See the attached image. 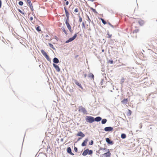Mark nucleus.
Wrapping results in <instances>:
<instances>
[{"instance_id": "nucleus-1", "label": "nucleus", "mask_w": 157, "mask_h": 157, "mask_svg": "<svg viewBox=\"0 0 157 157\" xmlns=\"http://www.w3.org/2000/svg\"><path fill=\"white\" fill-rule=\"evenodd\" d=\"M93 153V151L92 150H89L87 148L82 153V155L86 156L87 155H92Z\"/></svg>"}, {"instance_id": "nucleus-2", "label": "nucleus", "mask_w": 157, "mask_h": 157, "mask_svg": "<svg viewBox=\"0 0 157 157\" xmlns=\"http://www.w3.org/2000/svg\"><path fill=\"white\" fill-rule=\"evenodd\" d=\"M94 117L90 116H87L85 117L86 121L90 123H92L94 122Z\"/></svg>"}, {"instance_id": "nucleus-3", "label": "nucleus", "mask_w": 157, "mask_h": 157, "mask_svg": "<svg viewBox=\"0 0 157 157\" xmlns=\"http://www.w3.org/2000/svg\"><path fill=\"white\" fill-rule=\"evenodd\" d=\"M41 53L47 59L48 61L51 63V60L49 56L47 54V53L43 50L41 49L40 51Z\"/></svg>"}, {"instance_id": "nucleus-4", "label": "nucleus", "mask_w": 157, "mask_h": 157, "mask_svg": "<svg viewBox=\"0 0 157 157\" xmlns=\"http://www.w3.org/2000/svg\"><path fill=\"white\" fill-rule=\"evenodd\" d=\"M78 34V33H75L72 37L70 38L68 40H66L65 43L67 44L74 40L77 37Z\"/></svg>"}, {"instance_id": "nucleus-5", "label": "nucleus", "mask_w": 157, "mask_h": 157, "mask_svg": "<svg viewBox=\"0 0 157 157\" xmlns=\"http://www.w3.org/2000/svg\"><path fill=\"white\" fill-rule=\"evenodd\" d=\"M78 111L79 112H82V113H83L84 114H88L87 111L86 109L82 106H79V108L78 109Z\"/></svg>"}, {"instance_id": "nucleus-6", "label": "nucleus", "mask_w": 157, "mask_h": 157, "mask_svg": "<svg viewBox=\"0 0 157 157\" xmlns=\"http://www.w3.org/2000/svg\"><path fill=\"white\" fill-rule=\"evenodd\" d=\"M105 140L108 145H112L114 144L113 141L111 140L109 138L107 137L105 138Z\"/></svg>"}, {"instance_id": "nucleus-7", "label": "nucleus", "mask_w": 157, "mask_h": 157, "mask_svg": "<svg viewBox=\"0 0 157 157\" xmlns=\"http://www.w3.org/2000/svg\"><path fill=\"white\" fill-rule=\"evenodd\" d=\"M27 3V4L28 6L29 7L32 11H33L34 9L33 8V6L31 2V0H26Z\"/></svg>"}, {"instance_id": "nucleus-8", "label": "nucleus", "mask_w": 157, "mask_h": 157, "mask_svg": "<svg viewBox=\"0 0 157 157\" xmlns=\"http://www.w3.org/2000/svg\"><path fill=\"white\" fill-rule=\"evenodd\" d=\"M113 128L111 126H108L105 127L104 129L105 132H112L113 130Z\"/></svg>"}, {"instance_id": "nucleus-9", "label": "nucleus", "mask_w": 157, "mask_h": 157, "mask_svg": "<svg viewBox=\"0 0 157 157\" xmlns=\"http://www.w3.org/2000/svg\"><path fill=\"white\" fill-rule=\"evenodd\" d=\"M74 82L83 91H85V90L84 89L82 86L81 84L78 82L77 80H75L74 81Z\"/></svg>"}, {"instance_id": "nucleus-10", "label": "nucleus", "mask_w": 157, "mask_h": 157, "mask_svg": "<svg viewBox=\"0 0 157 157\" xmlns=\"http://www.w3.org/2000/svg\"><path fill=\"white\" fill-rule=\"evenodd\" d=\"M76 136H79L80 137L83 138L85 137V135L82 132L80 131L78 132L76 134Z\"/></svg>"}, {"instance_id": "nucleus-11", "label": "nucleus", "mask_w": 157, "mask_h": 157, "mask_svg": "<svg viewBox=\"0 0 157 157\" xmlns=\"http://www.w3.org/2000/svg\"><path fill=\"white\" fill-rule=\"evenodd\" d=\"M89 140V139L88 137L86 138L85 140H84L83 142L81 144V146L82 147L86 146L87 144V142Z\"/></svg>"}, {"instance_id": "nucleus-12", "label": "nucleus", "mask_w": 157, "mask_h": 157, "mask_svg": "<svg viewBox=\"0 0 157 157\" xmlns=\"http://www.w3.org/2000/svg\"><path fill=\"white\" fill-rule=\"evenodd\" d=\"M67 152L71 155H75V154L72 152V150H71V148L70 147H68L67 148Z\"/></svg>"}, {"instance_id": "nucleus-13", "label": "nucleus", "mask_w": 157, "mask_h": 157, "mask_svg": "<svg viewBox=\"0 0 157 157\" xmlns=\"http://www.w3.org/2000/svg\"><path fill=\"white\" fill-rule=\"evenodd\" d=\"M52 65L53 67L56 70L57 72H59L60 71V69L58 65L55 64V63H53Z\"/></svg>"}, {"instance_id": "nucleus-14", "label": "nucleus", "mask_w": 157, "mask_h": 157, "mask_svg": "<svg viewBox=\"0 0 157 157\" xmlns=\"http://www.w3.org/2000/svg\"><path fill=\"white\" fill-rule=\"evenodd\" d=\"M64 9L65 10V12L66 14V17L65 18H69V15L70 13L67 10L66 7H64Z\"/></svg>"}, {"instance_id": "nucleus-15", "label": "nucleus", "mask_w": 157, "mask_h": 157, "mask_svg": "<svg viewBox=\"0 0 157 157\" xmlns=\"http://www.w3.org/2000/svg\"><path fill=\"white\" fill-rule=\"evenodd\" d=\"M53 63H55V64H57L59 63V60L58 58L56 57H55L53 59Z\"/></svg>"}, {"instance_id": "nucleus-16", "label": "nucleus", "mask_w": 157, "mask_h": 157, "mask_svg": "<svg viewBox=\"0 0 157 157\" xmlns=\"http://www.w3.org/2000/svg\"><path fill=\"white\" fill-rule=\"evenodd\" d=\"M94 122H99L100 121L102 120V118L100 116H98L94 118Z\"/></svg>"}, {"instance_id": "nucleus-17", "label": "nucleus", "mask_w": 157, "mask_h": 157, "mask_svg": "<svg viewBox=\"0 0 157 157\" xmlns=\"http://www.w3.org/2000/svg\"><path fill=\"white\" fill-rule=\"evenodd\" d=\"M88 77L90 78L91 79L94 80V74L92 73H90L88 75Z\"/></svg>"}, {"instance_id": "nucleus-18", "label": "nucleus", "mask_w": 157, "mask_h": 157, "mask_svg": "<svg viewBox=\"0 0 157 157\" xmlns=\"http://www.w3.org/2000/svg\"><path fill=\"white\" fill-rule=\"evenodd\" d=\"M138 23L140 26H142L144 25L145 24V22L144 20L140 19L138 21Z\"/></svg>"}, {"instance_id": "nucleus-19", "label": "nucleus", "mask_w": 157, "mask_h": 157, "mask_svg": "<svg viewBox=\"0 0 157 157\" xmlns=\"http://www.w3.org/2000/svg\"><path fill=\"white\" fill-rule=\"evenodd\" d=\"M128 98H124L121 101V103L122 104H126L128 103Z\"/></svg>"}, {"instance_id": "nucleus-20", "label": "nucleus", "mask_w": 157, "mask_h": 157, "mask_svg": "<svg viewBox=\"0 0 157 157\" xmlns=\"http://www.w3.org/2000/svg\"><path fill=\"white\" fill-rule=\"evenodd\" d=\"M35 28L36 30L38 32H40V31H41V29L40 28V26H38V25H37L36 26Z\"/></svg>"}, {"instance_id": "nucleus-21", "label": "nucleus", "mask_w": 157, "mask_h": 157, "mask_svg": "<svg viewBox=\"0 0 157 157\" xmlns=\"http://www.w3.org/2000/svg\"><path fill=\"white\" fill-rule=\"evenodd\" d=\"M67 28H68V29L69 30H70L71 29V27L69 24V23H68L67 22L66 23H65Z\"/></svg>"}, {"instance_id": "nucleus-22", "label": "nucleus", "mask_w": 157, "mask_h": 157, "mask_svg": "<svg viewBox=\"0 0 157 157\" xmlns=\"http://www.w3.org/2000/svg\"><path fill=\"white\" fill-rule=\"evenodd\" d=\"M101 121V123L102 124H105L107 122V120L106 118L102 119Z\"/></svg>"}, {"instance_id": "nucleus-23", "label": "nucleus", "mask_w": 157, "mask_h": 157, "mask_svg": "<svg viewBox=\"0 0 157 157\" xmlns=\"http://www.w3.org/2000/svg\"><path fill=\"white\" fill-rule=\"evenodd\" d=\"M114 40H113L112 39H111L109 41V44L111 45H115L116 44L115 43Z\"/></svg>"}, {"instance_id": "nucleus-24", "label": "nucleus", "mask_w": 157, "mask_h": 157, "mask_svg": "<svg viewBox=\"0 0 157 157\" xmlns=\"http://www.w3.org/2000/svg\"><path fill=\"white\" fill-rule=\"evenodd\" d=\"M99 19L101 20L104 25H105L107 23L105 21V19L101 18H99Z\"/></svg>"}, {"instance_id": "nucleus-25", "label": "nucleus", "mask_w": 157, "mask_h": 157, "mask_svg": "<svg viewBox=\"0 0 157 157\" xmlns=\"http://www.w3.org/2000/svg\"><path fill=\"white\" fill-rule=\"evenodd\" d=\"M104 150L106 151H109V150L108 149L106 148H103V147H100L99 150Z\"/></svg>"}, {"instance_id": "nucleus-26", "label": "nucleus", "mask_w": 157, "mask_h": 157, "mask_svg": "<svg viewBox=\"0 0 157 157\" xmlns=\"http://www.w3.org/2000/svg\"><path fill=\"white\" fill-rule=\"evenodd\" d=\"M126 137V136L125 134L122 133L121 135V138L122 139H124Z\"/></svg>"}, {"instance_id": "nucleus-27", "label": "nucleus", "mask_w": 157, "mask_h": 157, "mask_svg": "<svg viewBox=\"0 0 157 157\" xmlns=\"http://www.w3.org/2000/svg\"><path fill=\"white\" fill-rule=\"evenodd\" d=\"M48 44L49 46V47L52 48L54 50H56V48L54 47V46H53V45L51 43H48Z\"/></svg>"}, {"instance_id": "nucleus-28", "label": "nucleus", "mask_w": 157, "mask_h": 157, "mask_svg": "<svg viewBox=\"0 0 157 157\" xmlns=\"http://www.w3.org/2000/svg\"><path fill=\"white\" fill-rule=\"evenodd\" d=\"M61 29L63 30V32L66 35H67V31L64 28L63 26L62 28Z\"/></svg>"}, {"instance_id": "nucleus-29", "label": "nucleus", "mask_w": 157, "mask_h": 157, "mask_svg": "<svg viewBox=\"0 0 157 157\" xmlns=\"http://www.w3.org/2000/svg\"><path fill=\"white\" fill-rule=\"evenodd\" d=\"M132 112L130 109H128V111L127 112V116H129L131 115L132 114Z\"/></svg>"}, {"instance_id": "nucleus-30", "label": "nucleus", "mask_w": 157, "mask_h": 157, "mask_svg": "<svg viewBox=\"0 0 157 157\" xmlns=\"http://www.w3.org/2000/svg\"><path fill=\"white\" fill-rule=\"evenodd\" d=\"M90 9L92 11L94 12V13L96 14H98V13L96 11L95 9H94L92 7H90Z\"/></svg>"}, {"instance_id": "nucleus-31", "label": "nucleus", "mask_w": 157, "mask_h": 157, "mask_svg": "<svg viewBox=\"0 0 157 157\" xmlns=\"http://www.w3.org/2000/svg\"><path fill=\"white\" fill-rule=\"evenodd\" d=\"M64 22L65 23L67 22L69 23V18H65L64 19Z\"/></svg>"}, {"instance_id": "nucleus-32", "label": "nucleus", "mask_w": 157, "mask_h": 157, "mask_svg": "<svg viewBox=\"0 0 157 157\" xmlns=\"http://www.w3.org/2000/svg\"><path fill=\"white\" fill-rule=\"evenodd\" d=\"M125 79L124 77H122L121 80V84L122 85Z\"/></svg>"}, {"instance_id": "nucleus-33", "label": "nucleus", "mask_w": 157, "mask_h": 157, "mask_svg": "<svg viewBox=\"0 0 157 157\" xmlns=\"http://www.w3.org/2000/svg\"><path fill=\"white\" fill-rule=\"evenodd\" d=\"M107 35H108V36H107V38H110L112 36V35L111 34H110L109 33V31H108L107 33L106 34Z\"/></svg>"}, {"instance_id": "nucleus-34", "label": "nucleus", "mask_w": 157, "mask_h": 157, "mask_svg": "<svg viewBox=\"0 0 157 157\" xmlns=\"http://www.w3.org/2000/svg\"><path fill=\"white\" fill-rule=\"evenodd\" d=\"M125 70L127 71L128 72H130L132 70H131V68L128 67L126 68H125Z\"/></svg>"}, {"instance_id": "nucleus-35", "label": "nucleus", "mask_w": 157, "mask_h": 157, "mask_svg": "<svg viewBox=\"0 0 157 157\" xmlns=\"http://www.w3.org/2000/svg\"><path fill=\"white\" fill-rule=\"evenodd\" d=\"M17 8V10L20 13H21L23 15H24L25 14V12L22 11L21 10H20V9H19L18 8Z\"/></svg>"}, {"instance_id": "nucleus-36", "label": "nucleus", "mask_w": 157, "mask_h": 157, "mask_svg": "<svg viewBox=\"0 0 157 157\" xmlns=\"http://www.w3.org/2000/svg\"><path fill=\"white\" fill-rule=\"evenodd\" d=\"M86 17L87 18V21H88L90 23V21H91V20L90 18L89 17V16H88V15L86 14Z\"/></svg>"}, {"instance_id": "nucleus-37", "label": "nucleus", "mask_w": 157, "mask_h": 157, "mask_svg": "<svg viewBox=\"0 0 157 157\" xmlns=\"http://www.w3.org/2000/svg\"><path fill=\"white\" fill-rule=\"evenodd\" d=\"M139 31V29H136L135 30H134L133 31V33H138Z\"/></svg>"}, {"instance_id": "nucleus-38", "label": "nucleus", "mask_w": 157, "mask_h": 157, "mask_svg": "<svg viewBox=\"0 0 157 157\" xmlns=\"http://www.w3.org/2000/svg\"><path fill=\"white\" fill-rule=\"evenodd\" d=\"M94 141L93 140H91L90 141L89 143V145H92L94 144Z\"/></svg>"}, {"instance_id": "nucleus-39", "label": "nucleus", "mask_w": 157, "mask_h": 157, "mask_svg": "<svg viewBox=\"0 0 157 157\" xmlns=\"http://www.w3.org/2000/svg\"><path fill=\"white\" fill-rule=\"evenodd\" d=\"M23 4H24V3H23V2H22V1H20L19 2H18V4L20 6H23Z\"/></svg>"}, {"instance_id": "nucleus-40", "label": "nucleus", "mask_w": 157, "mask_h": 157, "mask_svg": "<svg viewBox=\"0 0 157 157\" xmlns=\"http://www.w3.org/2000/svg\"><path fill=\"white\" fill-rule=\"evenodd\" d=\"M79 17V22H81L82 21V17H81V16L79 15V16H78Z\"/></svg>"}, {"instance_id": "nucleus-41", "label": "nucleus", "mask_w": 157, "mask_h": 157, "mask_svg": "<svg viewBox=\"0 0 157 157\" xmlns=\"http://www.w3.org/2000/svg\"><path fill=\"white\" fill-rule=\"evenodd\" d=\"M107 24L110 26H111L113 28H114V26L110 22H108Z\"/></svg>"}, {"instance_id": "nucleus-42", "label": "nucleus", "mask_w": 157, "mask_h": 157, "mask_svg": "<svg viewBox=\"0 0 157 157\" xmlns=\"http://www.w3.org/2000/svg\"><path fill=\"white\" fill-rule=\"evenodd\" d=\"M82 27L83 29H86L85 24L84 22H82Z\"/></svg>"}, {"instance_id": "nucleus-43", "label": "nucleus", "mask_w": 157, "mask_h": 157, "mask_svg": "<svg viewBox=\"0 0 157 157\" xmlns=\"http://www.w3.org/2000/svg\"><path fill=\"white\" fill-rule=\"evenodd\" d=\"M113 61L112 59H109L108 60V63L110 64H113Z\"/></svg>"}, {"instance_id": "nucleus-44", "label": "nucleus", "mask_w": 157, "mask_h": 157, "mask_svg": "<svg viewBox=\"0 0 157 157\" xmlns=\"http://www.w3.org/2000/svg\"><path fill=\"white\" fill-rule=\"evenodd\" d=\"M104 79H101V82L100 83V85L101 86L103 84V82L104 81Z\"/></svg>"}, {"instance_id": "nucleus-45", "label": "nucleus", "mask_w": 157, "mask_h": 157, "mask_svg": "<svg viewBox=\"0 0 157 157\" xmlns=\"http://www.w3.org/2000/svg\"><path fill=\"white\" fill-rule=\"evenodd\" d=\"M78 148L77 147H74V150L75 151V152H78Z\"/></svg>"}, {"instance_id": "nucleus-46", "label": "nucleus", "mask_w": 157, "mask_h": 157, "mask_svg": "<svg viewBox=\"0 0 157 157\" xmlns=\"http://www.w3.org/2000/svg\"><path fill=\"white\" fill-rule=\"evenodd\" d=\"M69 91L71 93H72L73 92H74V90H73V89L72 88H70V89L69 90Z\"/></svg>"}, {"instance_id": "nucleus-47", "label": "nucleus", "mask_w": 157, "mask_h": 157, "mask_svg": "<svg viewBox=\"0 0 157 157\" xmlns=\"http://www.w3.org/2000/svg\"><path fill=\"white\" fill-rule=\"evenodd\" d=\"M82 138L79 137H78L77 140V141L75 142V143H77L80 140L82 139Z\"/></svg>"}, {"instance_id": "nucleus-48", "label": "nucleus", "mask_w": 157, "mask_h": 157, "mask_svg": "<svg viewBox=\"0 0 157 157\" xmlns=\"http://www.w3.org/2000/svg\"><path fill=\"white\" fill-rule=\"evenodd\" d=\"M74 11L75 13H77L78 12V9L77 8H76L75 9Z\"/></svg>"}, {"instance_id": "nucleus-49", "label": "nucleus", "mask_w": 157, "mask_h": 157, "mask_svg": "<svg viewBox=\"0 0 157 157\" xmlns=\"http://www.w3.org/2000/svg\"><path fill=\"white\" fill-rule=\"evenodd\" d=\"M54 38H55V39L57 41H58V40H59V39L56 36H54Z\"/></svg>"}, {"instance_id": "nucleus-50", "label": "nucleus", "mask_w": 157, "mask_h": 157, "mask_svg": "<svg viewBox=\"0 0 157 157\" xmlns=\"http://www.w3.org/2000/svg\"><path fill=\"white\" fill-rule=\"evenodd\" d=\"M69 2L68 1H66L65 2V5L66 6L68 5L69 4Z\"/></svg>"}, {"instance_id": "nucleus-51", "label": "nucleus", "mask_w": 157, "mask_h": 157, "mask_svg": "<svg viewBox=\"0 0 157 157\" xmlns=\"http://www.w3.org/2000/svg\"><path fill=\"white\" fill-rule=\"evenodd\" d=\"M108 11L109 12H110V13H113V10H108Z\"/></svg>"}, {"instance_id": "nucleus-52", "label": "nucleus", "mask_w": 157, "mask_h": 157, "mask_svg": "<svg viewBox=\"0 0 157 157\" xmlns=\"http://www.w3.org/2000/svg\"><path fill=\"white\" fill-rule=\"evenodd\" d=\"M2 6V1L1 0H0V8H1Z\"/></svg>"}, {"instance_id": "nucleus-53", "label": "nucleus", "mask_w": 157, "mask_h": 157, "mask_svg": "<svg viewBox=\"0 0 157 157\" xmlns=\"http://www.w3.org/2000/svg\"><path fill=\"white\" fill-rule=\"evenodd\" d=\"M24 7H25L24 8V9H26L27 10H28V7L26 6H24Z\"/></svg>"}, {"instance_id": "nucleus-54", "label": "nucleus", "mask_w": 157, "mask_h": 157, "mask_svg": "<svg viewBox=\"0 0 157 157\" xmlns=\"http://www.w3.org/2000/svg\"><path fill=\"white\" fill-rule=\"evenodd\" d=\"M29 19L30 21H32L33 20V17H31Z\"/></svg>"}, {"instance_id": "nucleus-55", "label": "nucleus", "mask_w": 157, "mask_h": 157, "mask_svg": "<svg viewBox=\"0 0 157 157\" xmlns=\"http://www.w3.org/2000/svg\"><path fill=\"white\" fill-rule=\"evenodd\" d=\"M90 21L92 23V24H93V26H95V24H94V22H93V21Z\"/></svg>"}, {"instance_id": "nucleus-56", "label": "nucleus", "mask_w": 157, "mask_h": 157, "mask_svg": "<svg viewBox=\"0 0 157 157\" xmlns=\"http://www.w3.org/2000/svg\"><path fill=\"white\" fill-rule=\"evenodd\" d=\"M84 77L85 78H86V76H87V74H86H86H84Z\"/></svg>"}, {"instance_id": "nucleus-57", "label": "nucleus", "mask_w": 157, "mask_h": 157, "mask_svg": "<svg viewBox=\"0 0 157 157\" xmlns=\"http://www.w3.org/2000/svg\"><path fill=\"white\" fill-rule=\"evenodd\" d=\"M86 6H88V7H89L90 8V7H91L89 5L86 3Z\"/></svg>"}, {"instance_id": "nucleus-58", "label": "nucleus", "mask_w": 157, "mask_h": 157, "mask_svg": "<svg viewBox=\"0 0 157 157\" xmlns=\"http://www.w3.org/2000/svg\"><path fill=\"white\" fill-rule=\"evenodd\" d=\"M69 31H70V32L71 33H73V30H72L71 29V30H69Z\"/></svg>"}, {"instance_id": "nucleus-59", "label": "nucleus", "mask_w": 157, "mask_h": 157, "mask_svg": "<svg viewBox=\"0 0 157 157\" xmlns=\"http://www.w3.org/2000/svg\"><path fill=\"white\" fill-rule=\"evenodd\" d=\"M100 151V150H98V151H96V152L97 153H98V154H100V152H99Z\"/></svg>"}, {"instance_id": "nucleus-60", "label": "nucleus", "mask_w": 157, "mask_h": 157, "mask_svg": "<svg viewBox=\"0 0 157 157\" xmlns=\"http://www.w3.org/2000/svg\"><path fill=\"white\" fill-rule=\"evenodd\" d=\"M142 126L141 124H140V128H142Z\"/></svg>"}, {"instance_id": "nucleus-61", "label": "nucleus", "mask_w": 157, "mask_h": 157, "mask_svg": "<svg viewBox=\"0 0 157 157\" xmlns=\"http://www.w3.org/2000/svg\"><path fill=\"white\" fill-rule=\"evenodd\" d=\"M31 29H32L34 32L35 33H36V32L32 28H31Z\"/></svg>"}, {"instance_id": "nucleus-62", "label": "nucleus", "mask_w": 157, "mask_h": 157, "mask_svg": "<svg viewBox=\"0 0 157 157\" xmlns=\"http://www.w3.org/2000/svg\"><path fill=\"white\" fill-rule=\"evenodd\" d=\"M63 138H61V139H60V141H61V142H63Z\"/></svg>"}, {"instance_id": "nucleus-63", "label": "nucleus", "mask_w": 157, "mask_h": 157, "mask_svg": "<svg viewBox=\"0 0 157 157\" xmlns=\"http://www.w3.org/2000/svg\"><path fill=\"white\" fill-rule=\"evenodd\" d=\"M88 0L89 1H91L92 2H93L94 1V0Z\"/></svg>"}, {"instance_id": "nucleus-64", "label": "nucleus", "mask_w": 157, "mask_h": 157, "mask_svg": "<svg viewBox=\"0 0 157 157\" xmlns=\"http://www.w3.org/2000/svg\"><path fill=\"white\" fill-rule=\"evenodd\" d=\"M78 56V55H76L75 56V58H76Z\"/></svg>"}]
</instances>
